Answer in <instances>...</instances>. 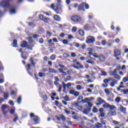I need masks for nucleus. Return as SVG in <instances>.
I'll return each mask as SVG.
<instances>
[{"instance_id":"obj_1","label":"nucleus","mask_w":128,"mask_h":128,"mask_svg":"<svg viewBox=\"0 0 128 128\" xmlns=\"http://www.w3.org/2000/svg\"><path fill=\"white\" fill-rule=\"evenodd\" d=\"M58 4H57L56 6H54V4H52L51 5V8L54 10L57 14L60 13L58 8H62V6H64L62 4V0H58Z\"/></svg>"},{"instance_id":"obj_2","label":"nucleus","mask_w":128,"mask_h":128,"mask_svg":"<svg viewBox=\"0 0 128 128\" xmlns=\"http://www.w3.org/2000/svg\"><path fill=\"white\" fill-rule=\"evenodd\" d=\"M2 114L4 116H8V112L10 110V106L7 104H2L1 107Z\"/></svg>"},{"instance_id":"obj_3","label":"nucleus","mask_w":128,"mask_h":128,"mask_svg":"<svg viewBox=\"0 0 128 128\" xmlns=\"http://www.w3.org/2000/svg\"><path fill=\"white\" fill-rule=\"evenodd\" d=\"M103 108H104V110H108L109 108L110 110H116V107L114 105H110L108 103H105L102 105Z\"/></svg>"},{"instance_id":"obj_4","label":"nucleus","mask_w":128,"mask_h":128,"mask_svg":"<svg viewBox=\"0 0 128 128\" xmlns=\"http://www.w3.org/2000/svg\"><path fill=\"white\" fill-rule=\"evenodd\" d=\"M84 6H85L86 10H88L90 8V6L87 4L85 3L84 2H82L78 6V10H84Z\"/></svg>"},{"instance_id":"obj_5","label":"nucleus","mask_w":128,"mask_h":128,"mask_svg":"<svg viewBox=\"0 0 128 128\" xmlns=\"http://www.w3.org/2000/svg\"><path fill=\"white\" fill-rule=\"evenodd\" d=\"M0 6L6 8L10 6V0H3L0 2Z\"/></svg>"},{"instance_id":"obj_6","label":"nucleus","mask_w":128,"mask_h":128,"mask_svg":"<svg viewBox=\"0 0 128 128\" xmlns=\"http://www.w3.org/2000/svg\"><path fill=\"white\" fill-rule=\"evenodd\" d=\"M71 20L74 22H82V18L79 16H73L71 17Z\"/></svg>"},{"instance_id":"obj_7","label":"nucleus","mask_w":128,"mask_h":128,"mask_svg":"<svg viewBox=\"0 0 128 128\" xmlns=\"http://www.w3.org/2000/svg\"><path fill=\"white\" fill-rule=\"evenodd\" d=\"M96 42V39L92 36H88L86 38V44H94Z\"/></svg>"},{"instance_id":"obj_8","label":"nucleus","mask_w":128,"mask_h":128,"mask_svg":"<svg viewBox=\"0 0 128 128\" xmlns=\"http://www.w3.org/2000/svg\"><path fill=\"white\" fill-rule=\"evenodd\" d=\"M30 116L31 118H33V120L36 124H40V118L38 116H34V113H31L30 114Z\"/></svg>"},{"instance_id":"obj_9","label":"nucleus","mask_w":128,"mask_h":128,"mask_svg":"<svg viewBox=\"0 0 128 128\" xmlns=\"http://www.w3.org/2000/svg\"><path fill=\"white\" fill-rule=\"evenodd\" d=\"M69 94H72L73 96H78L80 93L76 90H70Z\"/></svg>"},{"instance_id":"obj_10","label":"nucleus","mask_w":128,"mask_h":128,"mask_svg":"<svg viewBox=\"0 0 128 128\" xmlns=\"http://www.w3.org/2000/svg\"><path fill=\"white\" fill-rule=\"evenodd\" d=\"M118 80L114 78L112 81L110 82V86H111V88H114L118 84Z\"/></svg>"},{"instance_id":"obj_11","label":"nucleus","mask_w":128,"mask_h":128,"mask_svg":"<svg viewBox=\"0 0 128 128\" xmlns=\"http://www.w3.org/2000/svg\"><path fill=\"white\" fill-rule=\"evenodd\" d=\"M77 102L79 104H84V101L82 99V96H80L77 98Z\"/></svg>"},{"instance_id":"obj_12","label":"nucleus","mask_w":128,"mask_h":128,"mask_svg":"<svg viewBox=\"0 0 128 128\" xmlns=\"http://www.w3.org/2000/svg\"><path fill=\"white\" fill-rule=\"evenodd\" d=\"M116 110H110L108 114V116H116Z\"/></svg>"},{"instance_id":"obj_13","label":"nucleus","mask_w":128,"mask_h":128,"mask_svg":"<svg viewBox=\"0 0 128 128\" xmlns=\"http://www.w3.org/2000/svg\"><path fill=\"white\" fill-rule=\"evenodd\" d=\"M9 112L11 114H13V116H14V114H16L15 113L16 112V108H14V107L11 108L9 111Z\"/></svg>"},{"instance_id":"obj_14","label":"nucleus","mask_w":128,"mask_h":128,"mask_svg":"<svg viewBox=\"0 0 128 128\" xmlns=\"http://www.w3.org/2000/svg\"><path fill=\"white\" fill-rule=\"evenodd\" d=\"M114 56H120V50L116 49L114 50Z\"/></svg>"},{"instance_id":"obj_15","label":"nucleus","mask_w":128,"mask_h":128,"mask_svg":"<svg viewBox=\"0 0 128 128\" xmlns=\"http://www.w3.org/2000/svg\"><path fill=\"white\" fill-rule=\"evenodd\" d=\"M98 58L100 62H104L106 60V57L102 54L100 55V56H98Z\"/></svg>"},{"instance_id":"obj_16","label":"nucleus","mask_w":128,"mask_h":128,"mask_svg":"<svg viewBox=\"0 0 128 128\" xmlns=\"http://www.w3.org/2000/svg\"><path fill=\"white\" fill-rule=\"evenodd\" d=\"M119 106L120 112H124V114H126V108L123 107L122 105H120Z\"/></svg>"},{"instance_id":"obj_17","label":"nucleus","mask_w":128,"mask_h":128,"mask_svg":"<svg viewBox=\"0 0 128 128\" xmlns=\"http://www.w3.org/2000/svg\"><path fill=\"white\" fill-rule=\"evenodd\" d=\"M97 101L98 102H100L101 104L106 103V101H104V100L100 97H98V98H97Z\"/></svg>"},{"instance_id":"obj_18","label":"nucleus","mask_w":128,"mask_h":128,"mask_svg":"<svg viewBox=\"0 0 128 128\" xmlns=\"http://www.w3.org/2000/svg\"><path fill=\"white\" fill-rule=\"evenodd\" d=\"M113 77L114 78H116V80H120V78H122V76H120L118 74H114V76H113Z\"/></svg>"},{"instance_id":"obj_19","label":"nucleus","mask_w":128,"mask_h":128,"mask_svg":"<svg viewBox=\"0 0 128 128\" xmlns=\"http://www.w3.org/2000/svg\"><path fill=\"white\" fill-rule=\"evenodd\" d=\"M54 18L56 22H60V20H61L60 17V16H58V15H54Z\"/></svg>"},{"instance_id":"obj_20","label":"nucleus","mask_w":128,"mask_h":128,"mask_svg":"<svg viewBox=\"0 0 128 128\" xmlns=\"http://www.w3.org/2000/svg\"><path fill=\"white\" fill-rule=\"evenodd\" d=\"M28 46V42L26 41L22 42L20 44V46L22 48H26V46Z\"/></svg>"},{"instance_id":"obj_21","label":"nucleus","mask_w":128,"mask_h":128,"mask_svg":"<svg viewBox=\"0 0 128 128\" xmlns=\"http://www.w3.org/2000/svg\"><path fill=\"white\" fill-rule=\"evenodd\" d=\"M49 72H52L54 74H58V72L56 70L52 68H49L48 69Z\"/></svg>"},{"instance_id":"obj_22","label":"nucleus","mask_w":128,"mask_h":128,"mask_svg":"<svg viewBox=\"0 0 128 128\" xmlns=\"http://www.w3.org/2000/svg\"><path fill=\"white\" fill-rule=\"evenodd\" d=\"M16 12V10L14 8H12L10 10V14H14Z\"/></svg>"},{"instance_id":"obj_23","label":"nucleus","mask_w":128,"mask_h":128,"mask_svg":"<svg viewBox=\"0 0 128 128\" xmlns=\"http://www.w3.org/2000/svg\"><path fill=\"white\" fill-rule=\"evenodd\" d=\"M44 22H46V24H48V22H50V18H44Z\"/></svg>"},{"instance_id":"obj_24","label":"nucleus","mask_w":128,"mask_h":128,"mask_svg":"<svg viewBox=\"0 0 128 128\" xmlns=\"http://www.w3.org/2000/svg\"><path fill=\"white\" fill-rule=\"evenodd\" d=\"M121 92H123L124 94H128V89L122 90Z\"/></svg>"},{"instance_id":"obj_25","label":"nucleus","mask_w":128,"mask_h":128,"mask_svg":"<svg viewBox=\"0 0 128 128\" xmlns=\"http://www.w3.org/2000/svg\"><path fill=\"white\" fill-rule=\"evenodd\" d=\"M90 25L88 24H86L85 26H84V29L85 30H90Z\"/></svg>"},{"instance_id":"obj_26","label":"nucleus","mask_w":128,"mask_h":128,"mask_svg":"<svg viewBox=\"0 0 128 128\" xmlns=\"http://www.w3.org/2000/svg\"><path fill=\"white\" fill-rule=\"evenodd\" d=\"M76 88L77 90H82L84 88H82V86L80 85H77Z\"/></svg>"},{"instance_id":"obj_27","label":"nucleus","mask_w":128,"mask_h":128,"mask_svg":"<svg viewBox=\"0 0 128 128\" xmlns=\"http://www.w3.org/2000/svg\"><path fill=\"white\" fill-rule=\"evenodd\" d=\"M18 42V41L16 40H14L13 42V46L14 48H18V44H16Z\"/></svg>"},{"instance_id":"obj_28","label":"nucleus","mask_w":128,"mask_h":128,"mask_svg":"<svg viewBox=\"0 0 128 128\" xmlns=\"http://www.w3.org/2000/svg\"><path fill=\"white\" fill-rule=\"evenodd\" d=\"M60 118H61V120H62V121L66 122V117H64V116L63 114L60 115Z\"/></svg>"},{"instance_id":"obj_29","label":"nucleus","mask_w":128,"mask_h":128,"mask_svg":"<svg viewBox=\"0 0 128 128\" xmlns=\"http://www.w3.org/2000/svg\"><path fill=\"white\" fill-rule=\"evenodd\" d=\"M14 116H15V118L14 119L13 122H16V120H18V114H14Z\"/></svg>"},{"instance_id":"obj_30","label":"nucleus","mask_w":128,"mask_h":128,"mask_svg":"<svg viewBox=\"0 0 128 128\" xmlns=\"http://www.w3.org/2000/svg\"><path fill=\"white\" fill-rule=\"evenodd\" d=\"M17 102L18 104H20V102H22V96H20L18 100H17Z\"/></svg>"},{"instance_id":"obj_31","label":"nucleus","mask_w":128,"mask_h":128,"mask_svg":"<svg viewBox=\"0 0 128 128\" xmlns=\"http://www.w3.org/2000/svg\"><path fill=\"white\" fill-rule=\"evenodd\" d=\"M38 76L40 78H42V76H46V73H42V72H40L38 73Z\"/></svg>"},{"instance_id":"obj_32","label":"nucleus","mask_w":128,"mask_h":128,"mask_svg":"<svg viewBox=\"0 0 128 128\" xmlns=\"http://www.w3.org/2000/svg\"><path fill=\"white\" fill-rule=\"evenodd\" d=\"M120 100H121L120 97L118 96V97H116V99H115V102H116L118 103V102H120Z\"/></svg>"},{"instance_id":"obj_33","label":"nucleus","mask_w":128,"mask_h":128,"mask_svg":"<svg viewBox=\"0 0 128 128\" xmlns=\"http://www.w3.org/2000/svg\"><path fill=\"white\" fill-rule=\"evenodd\" d=\"M63 58H70V54H68L66 53H64L63 54Z\"/></svg>"},{"instance_id":"obj_34","label":"nucleus","mask_w":128,"mask_h":128,"mask_svg":"<svg viewBox=\"0 0 128 128\" xmlns=\"http://www.w3.org/2000/svg\"><path fill=\"white\" fill-rule=\"evenodd\" d=\"M101 74L102 76H108V73L104 71L101 70Z\"/></svg>"},{"instance_id":"obj_35","label":"nucleus","mask_w":128,"mask_h":128,"mask_svg":"<svg viewBox=\"0 0 128 128\" xmlns=\"http://www.w3.org/2000/svg\"><path fill=\"white\" fill-rule=\"evenodd\" d=\"M96 128H102V125L100 124V123H97L96 124Z\"/></svg>"},{"instance_id":"obj_36","label":"nucleus","mask_w":128,"mask_h":128,"mask_svg":"<svg viewBox=\"0 0 128 128\" xmlns=\"http://www.w3.org/2000/svg\"><path fill=\"white\" fill-rule=\"evenodd\" d=\"M79 34L80 36H84V30H79Z\"/></svg>"},{"instance_id":"obj_37","label":"nucleus","mask_w":128,"mask_h":128,"mask_svg":"<svg viewBox=\"0 0 128 128\" xmlns=\"http://www.w3.org/2000/svg\"><path fill=\"white\" fill-rule=\"evenodd\" d=\"M72 62H74V64H76L77 65H80V62H78L76 59L73 60Z\"/></svg>"},{"instance_id":"obj_38","label":"nucleus","mask_w":128,"mask_h":128,"mask_svg":"<svg viewBox=\"0 0 128 128\" xmlns=\"http://www.w3.org/2000/svg\"><path fill=\"white\" fill-rule=\"evenodd\" d=\"M66 72L68 74L69 76H72V70H68L66 71Z\"/></svg>"},{"instance_id":"obj_39","label":"nucleus","mask_w":128,"mask_h":128,"mask_svg":"<svg viewBox=\"0 0 128 128\" xmlns=\"http://www.w3.org/2000/svg\"><path fill=\"white\" fill-rule=\"evenodd\" d=\"M104 92L106 94L110 95V90H108V88H106L104 90Z\"/></svg>"},{"instance_id":"obj_40","label":"nucleus","mask_w":128,"mask_h":128,"mask_svg":"<svg viewBox=\"0 0 128 128\" xmlns=\"http://www.w3.org/2000/svg\"><path fill=\"white\" fill-rule=\"evenodd\" d=\"M122 81L124 82H128V76H126L123 78Z\"/></svg>"},{"instance_id":"obj_41","label":"nucleus","mask_w":128,"mask_h":128,"mask_svg":"<svg viewBox=\"0 0 128 128\" xmlns=\"http://www.w3.org/2000/svg\"><path fill=\"white\" fill-rule=\"evenodd\" d=\"M4 98L5 100H6V98H8V93L4 92Z\"/></svg>"},{"instance_id":"obj_42","label":"nucleus","mask_w":128,"mask_h":128,"mask_svg":"<svg viewBox=\"0 0 128 128\" xmlns=\"http://www.w3.org/2000/svg\"><path fill=\"white\" fill-rule=\"evenodd\" d=\"M64 98L65 100H66V102H68V100H70V98H68V96H64Z\"/></svg>"},{"instance_id":"obj_43","label":"nucleus","mask_w":128,"mask_h":128,"mask_svg":"<svg viewBox=\"0 0 128 128\" xmlns=\"http://www.w3.org/2000/svg\"><path fill=\"white\" fill-rule=\"evenodd\" d=\"M108 84L106 83L102 84V88H108Z\"/></svg>"},{"instance_id":"obj_44","label":"nucleus","mask_w":128,"mask_h":128,"mask_svg":"<svg viewBox=\"0 0 128 128\" xmlns=\"http://www.w3.org/2000/svg\"><path fill=\"white\" fill-rule=\"evenodd\" d=\"M30 62L31 64H32V66H34L35 64H34V60H32V58H30Z\"/></svg>"},{"instance_id":"obj_45","label":"nucleus","mask_w":128,"mask_h":128,"mask_svg":"<svg viewBox=\"0 0 128 128\" xmlns=\"http://www.w3.org/2000/svg\"><path fill=\"white\" fill-rule=\"evenodd\" d=\"M62 43L64 44H68V40H62Z\"/></svg>"},{"instance_id":"obj_46","label":"nucleus","mask_w":128,"mask_h":128,"mask_svg":"<svg viewBox=\"0 0 128 128\" xmlns=\"http://www.w3.org/2000/svg\"><path fill=\"white\" fill-rule=\"evenodd\" d=\"M72 86V83L68 82L67 84H65V86L66 88H70Z\"/></svg>"},{"instance_id":"obj_47","label":"nucleus","mask_w":128,"mask_h":128,"mask_svg":"<svg viewBox=\"0 0 128 128\" xmlns=\"http://www.w3.org/2000/svg\"><path fill=\"white\" fill-rule=\"evenodd\" d=\"M100 116L101 118H104V116H106V114L104 112H102L100 113Z\"/></svg>"},{"instance_id":"obj_48","label":"nucleus","mask_w":128,"mask_h":128,"mask_svg":"<svg viewBox=\"0 0 128 128\" xmlns=\"http://www.w3.org/2000/svg\"><path fill=\"white\" fill-rule=\"evenodd\" d=\"M101 42L102 46H106V40H102Z\"/></svg>"},{"instance_id":"obj_49","label":"nucleus","mask_w":128,"mask_h":128,"mask_svg":"<svg viewBox=\"0 0 128 128\" xmlns=\"http://www.w3.org/2000/svg\"><path fill=\"white\" fill-rule=\"evenodd\" d=\"M26 70L28 72V70H30V64H28L27 65Z\"/></svg>"},{"instance_id":"obj_50","label":"nucleus","mask_w":128,"mask_h":128,"mask_svg":"<svg viewBox=\"0 0 128 128\" xmlns=\"http://www.w3.org/2000/svg\"><path fill=\"white\" fill-rule=\"evenodd\" d=\"M71 56L72 58H76V54L75 52H72L71 53Z\"/></svg>"},{"instance_id":"obj_51","label":"nucleus","mask_w":128,"mask_h":128,"mask_svg":"<svg viewBox=\"0 0 128 128\" xmlns=\"http://www.w3.org/2000/svg\"><path fill=\"white\" fill-rule=\"evenodd\" d=\"M76 30H77L76 27V26H74L72 28V32H76Z\"/></svg>"},{"instance_id":"obj_52","label":"nucleus","mask_w":128,"mask_h":128,"mask_svg":"<svg viewBox=\"0 0 128 128\" xmlns=\"http://www.w3.org/2000/svg\"><path fill=\"white\" fill-rule=\"evenodd\" d=\"M39 18H40V20H44L45 18L44 16V15H40L39 16Z\"/></svg>"},{"instance_id":"obj_53","label":"nucleus","mask_w":128,"mask_h":128,"mask_svg":"<svg viewBox=\"0 0 128 128\" xmlns=\"http://www.w3.org/2000/svg\"><path fill=\"white\" fill-rule=\"evenodd\" d=\"M114 74V71H110L109 72V74L110 75V76H114V74Z\"/></svg>"},{"instance_id":"obj_54","label":"nucleus","mask_w":128,"mask_h":128,"mask_svg":"<svg viewBox=\"0 0 128 128\" xmlns=\"http://www.w3.org/2000/svg\"><path fill=\"white\" fill-rule=\"evenodd\" d=\"M87 58V60H86V62H90L91 60H92V57H90H90H88L87 58Z\"/></svg>"},{"instance_id":"obj_55","label":"nucleus","mask_w":128,"mask_h":128,"mask_svg":"<svg viewBox=\"0 0 128 128\" xmlns=\"http://www.w3.org/2000/svg\"><path fill=\"white\" fill-rule=\"evenodd\" d=\"M94 58H98V54H96V53H94L93 54H92Z\"/></svg>"},{"instance_id":"obj_56","label":"nucleus","mask_w":128,"mask_h":128,"mask_svg":"<svg viewBox=\"0 0 128 128\" xmlns=\"http://www.w3.org/2000/svg\"><path fill=\"white\" fill-rule=\"evenodd\" d=\"M86 92H90V94H92V89L90 88H87Z\"/></svg>"},{"instance_id":"obj_57","label":"nucleus","mask_w":128,"mask_h":128,"mask_svg":"<svg viewBox=\"0 0 128 128\" xmlns=\"http://www.w3.org/2000/svg\"><path fill=\"white\" fill-rule=\"evenodd\" d=\"M54 80L55 82H60V78H58V76H55L54 78Z\"/></svg>"},{"instance_id":"obj_58","label":"nucleus","mask_w":128,"mask_h":128,"mask_svg":"<svg viewBox=\"0 0 128 128\" xmlns=\"http://www.w3.org/2000/svg\"><path fill=\"white\" fill-rule=\"evenodd\" d=\"M84 102H87V104H88V103L90 102V99L88 98H86L84 100Z\"/></svg>"},{"instance_id":"obj_59","label":"nucleus","mask_w":128,"mask_h":128,"mask_svg":"<svg viewBox=\"0 0 128 128\" xmlns=\"http://www.w3.org/2000/svg\"><path fill=\"white\" fill-rule=\"evenodd\" d=\"M58 66H60V68H66V66L62 64H58Z\"/></svg>"},{"instance_id":"obj_60","label":"nucleus","mask_w":128,"mask_h":128,"mask_svg":"<svg viewBox=\"0 0 128 128\" xmlns=\"http://www.w3.org/2000/svg\"><path fill=\"white\" fill-rule=\"evenodd\" d=\"M40 35H38L36 34H34V35H33V38H39Z\"/></svg>"},{"instance_id":"obj_61","label":"nucleus","mask_w":128,"mask_h":128,"mask_svg":"<svg viewBox=\"0 0 128 128\" xmlns=\"http://www.w3.org/2000/svg\"><path fill=\"white\" fill-rule=\"evenodd\" d=\"M50 58L51 60H54L56 58V56H54V55H52L50 56Z\"/></svg>"},{"instance_id":"obj_62","label":"nucleus","mask_w":128,"mask_h":128,"mask_svg":"<svg viewBox=\"0 0 128 128\" xmlns=\"http://www.w3.org/2000/svg\"><path fill=\"white\" fill-rule=\"evenodd\" d=\"M92 112H98V108H94Z\"/></svg>"},{"instance_id":"obj_63","label":"nucleus","mask_w":128,"mask_h":128,"mask_svg":"<svg viewBox=\"0 0 128 128\" xmlns=\"http://www.w3.org/2000/svg\"><path fill=\"white\" fill-rule=\"evenodd\" d=\"M62 85H60L59 89L58 90V92H62Z\"/></svg>"},{"instance_id":"obj_64","label":"nucleus","mask_w":128,"mask_h":128,"mask_svg":"<svg viewBox=\"0 0 128 128\" xmlns=\"http://www.w3.org/2000/svg\"><path fill=\"white\" fill-rule=\"evenodd\" d=\"M122 68V67L120 66V65L117 66V67L116 68V70H120V69Z\"/></svg>"}]
</instances>
